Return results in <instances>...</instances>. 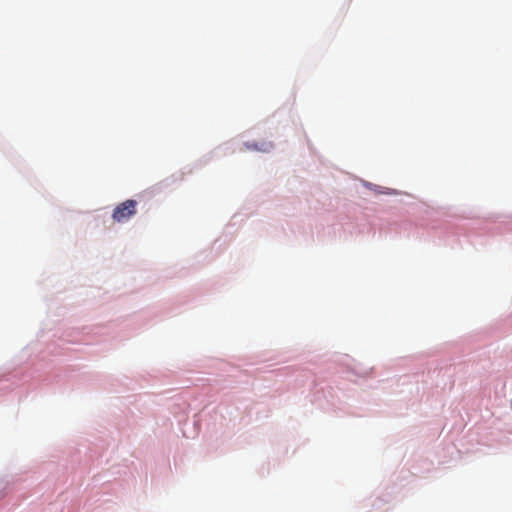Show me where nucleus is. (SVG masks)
<instances>
[{"instance_id":"1","label":"nucleus","mask_w":512,"mask_h":512,"mask_svg":"<svg viewBox=\"0 0 512 512\" xmlns=\"http://www.w3.org/2000/svg\"><path fill=\"white\" fill-rule=\"evenodd\" d=\"M137 212V202L132 199H128L118 204L112 214V218L115 222L123 223L128 221Z\"/></svg>"}]
</instances>
